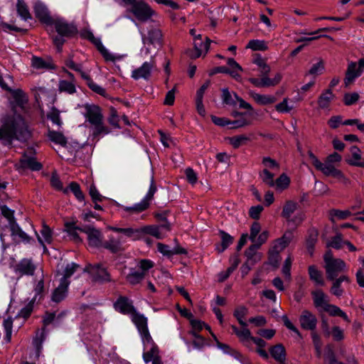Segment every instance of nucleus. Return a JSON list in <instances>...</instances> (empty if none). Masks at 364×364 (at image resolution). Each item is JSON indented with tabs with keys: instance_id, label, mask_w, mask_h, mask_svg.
Here are the masks:
<instances>
[{
	"instance_id": "1",
	"label": "nucleus",
	"mask_w": 364,
	"mask_h": 364,
	"mask_svg": "<svg viewBox=\"0 0 364 364\" xmlns=\"http://www.w3.org/2000/svg\"><path fill=\"white\" fill-rule=\"evenodd\" d=\"M1 122L0 141L3 144L11 146L14 140L25 142L30 139L31 133L21 115H6Z\"/></svg>"
},
{
	"instance_id": "2",
	"label": "nucleus",
	"mask_w": 364,
	"mask_h": 364,
	"mask_svg": "<svg viewBox=\"0 0 364 364\" xmlns=\"http://www.w3.org/2000/svg\"><path fill=\"white\" fill-rule=\"evenodd\" d=\"M85 117L92 126V136L98 137L101 134H107L109 129L103 123V115L100 107L95 105L85 106Z\"/></svg>"
},
{
	"instance_id": "3",
	"label": "nucleus",
	"mask_w": 364,
	"mask_h": 364,
	"mask_svg": "<svg viewBox=\"0 0 364 364\" xmlns=\"http://www.w3.org/2000/svg\"><path fill=\"white\" fill-rule=\"evenodd\" d=\"M308 155L312 165L325 176L337 178L339 181L346 185L349 183V179L344 176L341 170L336 168L333 164L326 161L324 163L321 162L311 151H308Z\"/></svg>"
},
{
	"instance_id": "4",
	"label": "nucleus",
	"mask_w": 364,
	"mask_h": 364,
	"mask_svg": "<svg viewBox=\"0 0 364 364\" xmlns=\"http://www.w3.org/2000/svg\"><path fill=\"white\" fill-rule=\"evenodd\" d=\"M125 5L131 6L129 10L141 22L149 21L155 11L144 0H122Z\"/></svg>"
},
{
	"instance_id": "5",
	"label": "nucleus",
	"mask_w": 364,
	"mask_h": 364,
	"mask_svg": "<svg viewBox=\"0 0 364 364\" xmlns=\"http://www.w3.org/2000/svg\"><path fill=\"white\" fill-rule=\"evenodd\" d=\"M142 42L145 47V53H151L152 50H158L164 45V35L159 28L151 26L146 34L142 35Z\"/></svg>"
},
{
	"instance_id": "6",
	"label": "nucleus",
	"mask_w": 364,
	"mask_h": 364,
	"mask_svg": "<svg viewBox=\"0 0 364 364\" xmlns=\"http://www.w3.org/2000/svg\"><path fill=\"white\" fill-rule=\"evenodd\" d=\"M35 154L36 151L33 147L28 148L20 159L21 168L31 171H40L43 168V165L37 161L34 156Z\"/></svg>"
},
{
	"instance_id": "7",
	"label": "nucleus",
	"mask_w": 364,
	"mask_h": 364,
	"mask_svg": "<svg viewBox=\"0 0 364 364\" xmlns=\"http://www.w3.org/2000/svg\"><path fill=\"white\" fill-rule=\"evenodd\" d=\"M53 25L55 26L57 33L65 37H72L77 34V26L73 23H68L63 18L53 20Z\"/></svg>"
},
{
	"instance_id": "8",
	"label": "nucleus",
	"mask_w": 364,
	"mask_h": 364,
	"mask_svg": "<svg viewBox=\"0 0 364 364\" xmlns=\"http://www.w3.org/2000/svg\"><path fill=\"white\" fill-rule=\"evenodd\" d=\"M132 320L136 325L143 340H145L147 342L151 341L152 339L147 326V318L144 315L134 311L132 314Z\"/></svg>"
},
{
	"instance_id": "9",
	"label": "nucleus",
	"mask_w": 364,
	"mask_h": 364,
	"mask_svg": "<svg viewBox=\"0 0 364 364\" xmlns=\"http://www.w3.org/2000/svg\"><path fill=\"white\" fill-rule=\"evenodd\" d=\"M80 232H85L87 235L88 244L90 247H102V234L100 230L91 225H85L80 229Z\"/></svg>"
},
{
	"instance_id": "10",
	"label": "nucleus",
	"mask_w": 364,
	"mask_h": 364,
	"mask_svg": "<svg viewBox=\"0 0 364 364\" xmlns=\"http://www.w3.org/2000/svg\"><path fill=\"white\" fill-rule=\"evenodd\" d=\"M85 272H87L91 274L95 281L100 282L111 281L109 274L100 264H88L85 267Z\"/></svg>"
},
{
	"instance_id": "11",
	"label": "nucleus",
	"mask_w": 364,
	"mask_h": 364,
	"mask_svg": "<svg viewBox=\"0 0 364 364\" xmlns=\"http://www.w3.org/2000/svg\"><path fill=\"white\" fill-rule=\"evenodd\" d=\"M301 327L307 331H314L317 326L318 320L315 314L309 310L302 311L299 318Z\"/></svg>"
},
{
	"instance_id": "12",
	"label": "nucleus",
	"mask_w": 364,
	"mask_h": 364,
	"mask_svg": "<svg viewBox=\"0 0 364 364\" xmlns=\"http://www.w3.org/2000/svg\"><path fill=\"white\" fill-rule=\"evenodd\" d=\"M154 66L155 61L154 60V57H151L150 62L144 63L141 67L132 71V77L136 80L141 78L149 80L151 77V70Z\"/></svg>"
},
{
	"instance_id": "13",
	"label": "nucleus",
	"mask_w": 364,
	"mask_h": 364,
	"mask_svg": "<svg viewBox=\"0 0 364 364\" xmlns=\"http://www.w3.org/2000/svg\"><path fill=\"white\" fill-rule=\"evenodd\" d=\"M346 268V263L341 259H337L335 261H331L328 264H325L327 279L334 280L339 273Z\"/></svg>"
},
{
	"instance_id": "14",
	"label": "nucleus",
	"mask_w": 364,
	"mask_h": 364,
	"mask_svg": "<svg viewBox=\"0 0 364 364\" xmlns=\"http://www.w3.org/2000/svg\"><path fill=\"white\" fill-rule=\"evenodd\" d=\"M33 9L36 17L41 23L47 25H53V19L50 16L49 11L44 4L40 1L36 2Z\"/></svg>"
},
{
	"instance_id": "15",
	"label": "nucleus",
	"mask_w": 364,
	"mask_h": 364,
	"mask_svg": "<svg viewBox=\"0 0 364 364\" xmlns=\"http://www.w3.org/2000/svg\"><path fill=\"white\" fill-rule=\"evenodd\" d=\"M298 204L292 200H288L284 205L282 216L286 218L288 221H291L295 224L300 223L304 220V215L299 214L296 215L294 218L290 220L291 215L297 209Z\"/></svg>"
},
{
	"instance_id": "16",
	"label": "nucleus",
	"mask_w": 364,
	"mask_h": 364,
	"mask_svg": "<svg viewBox=\"0 0 364 364\" xmlns=\"http://www.w3.org/2000/svg\"><path fill=\"white\" fill-rule=\"evenodd\" d=\"M36 268V265L31 259L24 258L15 266L14 271L20 277L23 275L32 276Z\"/></svg>"
},
{
	"instance_id": "17",
	"label": "nucleus",
	"mask_w": 364,
	"mask_h": 364,
	"mask_svg": "<svg viewBox=\"0 0 364 364\" xmlns=\"http://www.w3.org/2000/svg\"><path fill=\"white\" fill-rule=\"evenodd\" d=\"M116 311L123 314H132L136 311L132 303L126 296H119L114 304Z\"/></svg>"
},
{
	"instance_id": "18",
	"label": "nucleus",
	"mask_w": 364,
	"mask_h": 364,
	"mask_svg": "<svg viewBox=\"0 0 364 364\" xmlns=\"http://www.w3.org/2000/svg\"><path fill=\"white\" fill-rule=\"evenodd\" d=\"M10 230L13 240L17 243L29 242L31 240V237L23 232L14 220L10 222Z\"/></svg>"
},
{
	"instance_id": "19",
	"label": "nucleus",
	"mask_w": 364,
	"mask_h": 364,
	"mask_svg": "<svg viewBox=\"0 0 364 364\" xmlns=\"http://www.w3.org/2000/svg\"><path fill=\"white\" fill-rule=\"evenodd\" d=\"M102 247L113 254L119 253L124 250L122 246V238L121 237L117 238L113 236L109 237L107 240L103 242Z\"/></svg>"
},
{
	"instance_id": "20",
	"label": "nucleus",
	"mask_w": 364,
	"mask_h": 364,
	"mask_svg": "<svg viewBox=\"0 0 364 364\" xmlns=\"http://www.w3.org/2000/svg\"><path fill=\"white\" fill-rule=\"evenodd\" d=\"M282 80V75L277 73L274 78L265 77L264 80L259 82L255 78H250L249 81L257 87H269L277 85Z\"/></svg>"
},
{
	"instance_id": "21",
	"label": "nucleus",
	"mask_w": 364,
	"mask_h": 364,
	"mask_svg": "<svg viewBox=\"0 0 364 364\" xmlns=\"http://www.w3.org/2000/svg\"><path fill=\"white\" fill-rule=\"evenodd\" d=\"M69 284L70 282L60 281L58 287L53 292L52 300L56 303L63 301L67 295Z\"/></svg>"
},
{
	"instance_id": "22",
	"label": "nucleus",
	"mask_w": 364,
	"mask_h": 364,
	"mask_svg": "<svg viewBox=\"0 0 364 364\" xmlns=\"http://www.w3.org/2000/svg\"><path fill=\"white\" fill-rule=\"evenodd\" d=\"M269 353L272 357L279 363H284L286 360V350L284 346L281 344H277L269 348Z\"/></svg>"
},
{
	"instance_id": "23",
	"label": "nucleus",
	"mask_w": 364,
	"mask_h": 364,
	"mask_svg": "<svg viewBox=\"0 0 364 364\" xmlns=\"http://www.w3.org/2000/svg\"><path fill=\"white\" fill-rule=\"evenodd\" d=\"M257 245H251L245 251V255L247 257L245 262L255 264L262 259V254L257 252Z\"/></svg>"
},
{
	"instance_id": "24",
	"label": "nucleus",
	"mask_w": 364,
	"mask_h": 364,
	"mask_svg": "<svg viewBox=\"0 0 364 364\" xmlns=\"http://www.w3.org/2000/svg\"><path fill=\"white\" fill-rule=\"evenodd\" d=\"M143 234L152 235L157 239H162L165 237V234L160 230V227L157 225H146L139 228V239Z\"/></svg>"
},
{
	"instance_id": "25",
	"label": "nucleus",
	"mask_w": 364,
	"mask_h": 364,
	"mask_svg": "<svg viewBox=\"0 0 364 364\" xmlns=\"http://www.w3.org/2000/svg\"><path fill=\"white\" fill-rule=\"evenodd\" d=\"M352 159L347 160L349 165L364 168V159L361 160V151L357 146L350 148Z\"/></svg>"
},
{
	"instance_id": "26",
	"label": "nucleus",
	"mask_w": 364,
	"mask_h": 364,
	"mask_svg": "<svg viewBox=\"0 0 364 364\" xmlns=\"http://www.w3.org/2000/svg\"><path fill=\"white\" fill-rule=\"evenodd\" d=\"M313 296L314 304L316 308L321 307L323 310L326 307V305L328 304V301L326 299V295L321 289H317L316 291H312L311 293Z\"/></svg>"
},
{
	"instance_id": "27",
	"label": "nucleus",
	"mask_w": 364,
	"mask_h": 364,
	"mask_svg": "<svg viewBox=\"0 0 364 364\" xmlns=\"http://www.w3.org/2000/svg\"><path fill=\"white\" fill-rule=\"evenodd\" d=\"M81 77L86 81L87 86L91 89L93 92H96L98 95L102 96H105L106 94V90L102 87L101 86L96 84L90 77V76L86 74L82 70L80 73Z\"/></svg>"
},
{
	"instance_id": "28",
	"label": "nucleus",
	"mask_w": 364,
	"mask_h": 364,
	"mask_svg": "<svg viewBox=\"0 0 364 364\" xmlns=\"http://www.w3.org/2000/svg\"><path fill=\"white\" fill-rule=\"evenodd\" d=\"M318 232L317 230L312 228L308 232V236L306 240V249L309 253L312 255L314 253V246L318 240Z\"/></svg>"
},
{
	"instance_id": "29",
	"label": "nucleus",
	"mask_w": 364,
	"mask_h": 364,
	"mask_svg": "<svg viewBox=\"0 0 364 364\" xmlns=\"http://www.w3.org/2000/svg\"><path fill=\"white\" fill-rule=\"evenodd\" d=\"M360 75V72L358 71L357 68V64L355 63H350L348 65L346 73V77H345V83L346 85L348 86L350 85L355 78L359 77Z\"/></svg>"
},
{
	"instance_id": "30",
	"label": "nucleus",
	"mask_w": 364,
	"mask_h": 364,
	"mask_svg": "<svg viewBox=\"0 0 364 364\" xmlns=\"http://www.w3.org/2000/svg\"><path fill=\"white\" fill-rule=\"evenodd\" d=\"M109 229L116 232L123 233L125 236L132 238L133 240H139V228L110 227Z\"/></svg>"
},
{
	"instance_id": "31",
	"label": "nucleus",
	"mask_w": 364,
	"mask_h": 364,
	"mask_svg": "<svg viewBox=\"0 0 364 364\" xmlns=\"http://www.w3.org/2000/svg\"><path fill=\"white\" fill-rule=\"evenodd\" d=\"M143 358L146 363H148L150 361H152V364L156 363L159 364H163L160 356L159 355V349L156 346H154L150 350L144 353Z\"/></svg>"
},
{
	"instance_id": "32",
	"label": "nucleus",
	"mask_w": 364,
	"mask_h": 364,
	"mask_svg": "<svg viewBox=\"0 0 364 364\" xmlns=\"http://www.w3.org/2000/svg\"><path fill=\"white\" fill-rule=\"evenodd\" d=\"M334 95L331 89L326 90L322 92L318 99V107L321 109L328 108L331 100L333 99Z\"/></svg>"
},
{
	"instance_id": "33",
	"label": "nucleus",
	"mask_w": 364,
	"mask_h": 364,
	"mask_svg": "<svg viewBox=\"0 0 364 364\" xmlns=\"http://www.w3.org/2000/svg\"><path fill=\"white\" fill-rule=\"evenodd\" d=\"M293 238V233L291 231L286 232L283 236L275 240L274 248L279 250H283L287 247Z\"/></svg>"
},
{
	"instance_id": "34",
	"label": "nucleus",
	"mask_w": 364,
	"mask_h": 364,
	"mask_svg": "<svg viewBox=\"0 0 364 364\" xmlns=\"http://www.w3.org/2000/svg\"><path fill=\"white\" fill-rule=\"evenodd\" d=\"M41 233L43 239H42L37 233V237L38 242L43 246L44 249H46V246L43 242H47L48 244H50L53 241V232L51 229L46 224H43L42 226V229L41 230Z\"/></svg>"
},
{
	"instance_id": "35",
	"label": "nucleus",
	"mask_w": 364,
	"mask_h": 364,
	"mask_svg": "<svg viewBox=\"0 0 364 364\" xmlns=\"http://www.w3.org/2000/svg\"><path fill=\"white\" fill-rule=\"evenodd\" d=\"M219 234L221 237V243L216 247V250L218 252H223L232 243L233 237L223 230H220Z\"/></svg>"
},
{
	"instance_id": "36",
	"label": "nucleus",
	"mask_w": 364,
	"mask_h": 364,
	"mask_svg": "<svg viewBox=\"0 0 364 364\" xmlns=\"http://www.w3.org/2000/svg\"><path fill=\"white\" fill-rule=\"evenodd\" d=\"M331 316H340L346 321L350 322L347 314L336 305L328 304L324 309Z\"/></svg>"
},
{
	"instance_id": "37",
	"label": "nucleus",
	"mask_w": 364,
	"mask_h": 364,
	"mask_svg": "<svg viewBox=\"0 0 364 364\" xmlns=\"http://www.w3.org/2000/svg\"><path fill=\"white\" fill-rule=\"evenodd\" d=\"M48 136L51 141L62 146H66L68 144L66 137L61 132L49 130Z\"/></svg>"
},
{
	"instance_id": "38",
	"label": "nucleus",
	"mask_w": 364,
	"mask_h": 364,
	"mask_svg": "<svg viewBox=\"0 0 364 364\" xmlns=\"http://www.w3.org/2000/svg\"><path fill=\"white\" fill-rule=\"evenodd\" d=\"M255 102L261 105H267L274 103L277 98L272 95H260L257 93L251 94Z\"/></svg>"
},
{
	"instance_id": "39",
	"label": "nucleus",
	"mask_w": 364,
	"mask_h": 364,
	"mask_svg": "<svg viewBox=\"0 0 364 364\" xmlns=\"http://www.w3.org/2000/svg\"><path fill=\"white\" fill-rule=\"evenodd\" d=\"M205 43H203L202 39L194 41L193 44L196 51L195 58L200 57L203 50L208 52L210 44V40L208 37L205 38Z\"/></svg>"
},
{
	"instance_id": "40",
	"label": "nucleus",
	"mask_w": 364,
	"mask_h": 364,
	"mask_svg": "<svg viewBox=\"0 0 364 364\" xmlns=\"http://www.w3.org/2000/svg\"><path fill=\"white\" fill-rule=\"evenodd\" d=\"M31 65L36 69H54L51 63L45 61L42 58L33 56L31 59Z\"/></svg>"
},
{
	"instance_id": "41",
	"label": "nucleus",
	"mask_w": 364,
	"mask_h": 364,
	"mask_svg": "<svg viewBox=\"0 0 364 364\" xmlns=\"http://www.w3.org/2000/svg\"><path fill=\"white\" fill-rule=\"evenodd\" d=\"M58 90L60 92H66L70 95L74 94L76 92L75 83L65 80H60Z\"/></svg>"
},
{
	"instance_id": "42",
	"label": "nucleus",
	"mask_w": 364,
	"mask_h": 364,
	"mask_svg": "<svg viewBox=\"0 0 364 364\" xmlns=\"http://www.w3.org/2000/svg\"><path fill=\"white\" fill-rule=\"evenodd\" d=\"M282 251V250H279L278 249L274 248V246H272V247L269 251V263L275 268L278 267L281 261L279 253Z\"/></svg>"
},
{
	"instance_id": "43",
	"label": "nucleus",
	"mask_w": 364,
	"mask_h": 364,
	"mask_svg": "<svg viewBox=\"0 0 364 364\" xmlns=\"http://www.w3.org/2000/svg\"><path fill=\"white\" fill-rule=\"evenodd\" d=\"M309 274L310 279L314 281L317 284L323 286L324 282L322 277V274L318 271L315 266L309 267Z\"/></svg>"
},
{
	"instance_id": "44",
	"label": "nucleus",
	"mask_w": 364,
	"mask_h": 364,
	"mask_svg": "<svg viewBox=\"0 0 364 364\" xmlns=\"http://www.w3.org/2000/svg\"><path fill=\"white\" fill-rule=\"evenodd\" d=\"M17 12L18 15L25 21L32 18L31 14L29 12L28 6L21 0H18Z\"/></svg>"
},
{
	"instance_id": "45",
	"label": "nucleus",
	"mask_w": 364,
	"mask_h": 364,
	"mask_svg": "<svg viewBox=\"0 0 364 364\" xmlns=\"http://www.w3.org/2000/svg\"><path fill=\"white\" fill-rule=\"evenodd\" d=\"M12 97L16 104L20 107H23L28 102L25 93L21 90H14L12 92Z\"/></svg>"
},
{
	"instance_id": "46",
	"label": "nucleus",
	"mask_w": 364,
	"mask_h": 364,
	"mask_svg": "<svg viewBox=\"0 0 364 364\" xmlns=\"http://www.w3.org/2000/svg\"><path fill=\"white\" fill-rule=\"evenodd\" d=\"M144 277V272H132L127 275L126 279L129 284L134 285L142 281Z\"/></svg>"
},
{
	"instance_id": "47",
	"label": "nucleus",
	"mask_w": 364,
	"mask_h": 364,
	"mask_svg": "<svg viewBox=\"0 0 364 364\" xmlns=\"http://www.w3.org/2000/svg\"><path fill=\"white\" fill-rule=\"evenodd\" d=\"M149 203L146 202L144 199H143L139 203H137L132 207H124L123 209L126 212L141 213L146 210L149 208Z\"/></svg>"
},
{
	"instance_id": "48",
	"label": "nucleus",
	"mask_w": 364,
	"mask_h": 364,
	"mask_svg": "<svg viewBox=\"0 0 364 364\" xmlns=\"http://www.w3.org/2000/svg\"><path fill=\"white\" fill-rule=\"evenodd\" d=\"M274 175L269 172L267 168H264L259 173V177L262 182L269 187L274 186Z\"/></svg>"
},
{
	"instance_id": "49",
	"label": "nucleus",
	"mask_w": 364,
	"mask_h": 364,
	"mask_svg": "<svg viewBox=\"0 0 364 364\" xmlns=\"http://www.w3.org/2000/svg\"><path fill=\"white\" fill-rule=\"evenodd\" d=\"M247 314V309L244 306H240L234 311V316L237 318L239 323L245 327L247 323L243 321V318Z\"/></svg>"
},
{
	"instance_id": "50",
	"label": "nucleus",
	"mask_w": 364,
	"mask_h": 364,
	"mask_svg": "<svg viewBox=\"0 0 364 364\" xmlns=\"http://www.w3.org/2000/svg\"><path fill=\"white\" fill-rule=\"evenodd\" d=\"M246 48H250L253 50H266L268 47L264 41L251 40L247 45Z\"/></svg>"
},
{
	"instance_id": "51",
	"label": "nucleus",
	"mask_w": 364,
	"mask_h": 364,
	"mask_svg": "<svg viewBox=\"0 0 364 364\" xmlns=\"http://www.w3.org/2000/svg\"><path fill=\"white\" fill-rule=\"evenodd\" d=\"M252 124V120L247 117H241L235 120H230V125L231 129H237L249 126Z\"/></svg>"
},
{
	"instance_id": "52",
	"label": "nucleus",
	"mask_w": 364,
	"mask_h": 364,
	"mask_svg": "<svg viewBox=\"0 0 364 364\" xmlns=\"http://www.w3.org/2000/svg\"><path fill=\"white\" fill-rule=\"evenodd\" d=\"M50 184L52 187L55 188L58 191H63L64 193H68V188L63 189V183L60 180V178L57 173L55 171L52 173L51 178H50Z\"/></svg>"
},
{
	"instance_id": "53",
	"label": "nucleus",
	"mask_w": 364,
	"mask_h": 364,
	"mask_svg": "<svg viewBox=\"0 0 364 364\" xmlns=\"http://www.w3.org/2000/svg\"><path fill=\"white\" fill-rule=\"evenodd\" d=\"M290 183L289 178L285 174L282 173L275 181L274 186L277 188L284 190L287 188Z\"/></svg>"
},
{
	"instance_id": "54",
	"label": "nucleus",
	"mask_w": 364,
	"mask_h": 364,
	"mask_svg": "<svg viewBox=\"0 0 364 364\" xmlns=\"http://www.w3.org/2000/svg\"><path fill=\"white\" fill-rule=\"evenodd\" d=\"M79 265L75 263H71L66 266L63 277L60 281L70 282L69 278L74 274V272L79 268Z\"/></svg>"
},
{
	"instance_id": "55",
	"label": "nucleus",
	"mask_w": 364,
	"mask_h": 364,
	"mask_svg": "<svg viewBox=\"0 0 364 364\" xmlns=\"http://www.w3.org/2000/svg\"><path fill=\"white\" fill-rule=\"evenodd\" d=\"M69 189L73 193L76 198L82 201L85 199V196L82 193V191L80 189V185L76 182H71L69 184Z\"/></svg>"
},
{
	"instance_id": "56",
	"label": "nucleus",
	"mask_w": 364,
	"mask_h": 364,
	"mask_svg": "<svg viewBox=\"0 0 364 364\" xmlns=\"http://www.w3.org/2000/svg\"><path fill=\"white\" fill-rule=\"evenodd\" d=\"M36 301V296H34L28 304L27 305L23 307L21 311H20V316H22L24 318H26L30 316L33 309L35 301Z\"/></svg>"
},
{
	"instance_id": "57",
	"label": "nucleus",
	"mask_w": 364,
	"mask_h": 364,
	"mask_svg": "<svg viewBox=\"0 0 364 364\" xmlns=\"http://www.w3.org/2000/svg\"><path fill=\"white\" fill-rule=\"evenodd\" d=\"M99 52L102 54L106 61L115 62L117 60H120L122 57L120 55H114L110 53L103 46L99 50Z\"/></svg>"
},
{
	"instance_id": "58",
	"label": "nucleus",
	"mask_w": 364,
	"mask_h": 364,
	"mask_svg": "<svg viewBox=\"0 0 364 364\" xmlns=\"http://www.w3.org/2000/svg\"><path fill=\"white\" fill-rule=\"evenodd\" d=\"M248 140V137L245 135H237L230 138L231 145L235 149L238 148Z\"/></svg>"
},
{
	"instance_id": "59",
	"label": "nucleus",
	"mask_w": 364,
	"mask_h": 364,
	"mask_svg": "<svg viewBox=\"0 0 364 364\" xmlns=\"http://www.w3.org/2000/svg\"><path fill=\"white\" fill-rule=\"evenodd\" d=\"M35 296H36V300H41L44 296L45 289H44V281L43 279H40L36 286L34 288Z\"/></svg>"
},
{
	"instance_id": "60",
	"label": "nucleus",
	"mask_w": 364,
	"mask_h": 364,
	"mask_svg": "<svg viewBox=\"0 0 364 364\" xmlns=\"http://www.w3.org/2000/svg\"><path fill=\"white\" fill-rule=\"evenodd\" d=\"M89 194L94 203L102 201L104 197L99 193L95 184H91L89 188Z\"/></svg>"
},
{
	"instance_id": "61",
	"label": "nucleus",
	"mask_w": 364,
	"mask_h": 364,
	"mask_svg": "<svg viewBox=\"0 0 364 364\" xmlns=\"http://www.w3.org/2000/svg\"><path fill=\"white\" fill-rule=\"evenodd\" d=\"M4 327L6 331L5 339L6 340L7 342H10L11 338V332L13 327V321L11 318H9L4 321Z\"/></svg>"
},
{
	"instance_id": "62",
	"label": "nucleus",
	"mask_w": 364,
	"mask_h": 364,
	"mask_svg": "<svg viewBox=\"0 0 364 364\" xmlns=\"http://www.w3.org/2000/svg\"><path fill=\"white\" fill-rule=\"evenodd\" d=\"M358 100L359 95L357 92L346 93L343 97V102L347 106L355 104Z\"/></svg>"
},
{
	"instance_id": "63",
	"label": "nucleus",
	"mask_w": 364,
	"mask_h": 364,
	"mask_svg": "<svg viewBox=\"0 0 364 364\" xmlns=\"http://www.w3.org/2000/svg\"><path fill=\"white\" fill-rule=\"evenodd\" d=\"M343 242L342 235L341 233H338L332 238L331 241L327 245V246L339 250L341 248L342 243H343Z\"/></svg>"
},
{
	"instance_id": "64",
	"label": "nucleus",
	"mask_w": 364,
	"mask_h": 364,
	"mask_svg": "<svg viewBox=\"0 0 364 364\" xmlns=\"http://www.w3.org/2000/svg\"><path fill=\"white\" fill-rule=\"evenodd\" d=\"M264 208L262 205L252 206L249 210V215L252 219L258 220Z\"/></svg>"
}]
</instances>
